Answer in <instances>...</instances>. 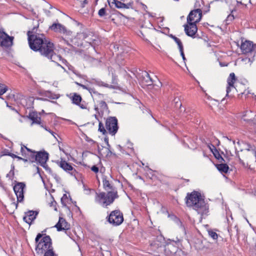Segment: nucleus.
I'll use <instances>...</instances> for the list:
<instances>
[{
    "instance_id": "8",
    "label": "nucleus",
    "mask_w": 256,
    "mask_h": 256,
    "mask_svg": "<svg viewBox=\"0 0 256 256\" xmlns=\"http://www.w3.org/2000/svg\"><path fill=\"white\" fill-rule=\"evenodd\" d=\"M240 49L244 54L255 53L256 52V44H254L252 42L246 40L244 42H242Z\"/></svg>"
},
{
    "instance_id": "21",
    "label": "nucleus",
    "mask_w": 256,
    "mask_h": 256,
    "mask_svg": "<svg viewBox=\"0 0 256 256\" xmlns=\"http://www.w3.org/2000/svg\"><path fill=\"white\" fill-rule=\"evenodd\" d=\"M28 117L32 120V124H40V118L38 116V113L36 112H30Z\"/></svg>"
},
{
    "instance_id": "27",
    "label": "nucleus",
    "mask_w": 256,
    "mask_h": 256,
    "mask_svg": "<svg viewBox=\"0 0 256 256\" xmlns=\"http://www.w3.org/2000/svg\"><path fill=\"white\" fill-rule=\"evenodd\" d=\"M8 90V88L4 84H0V96L5 93Z\"/></svg>"
},
{
    "instance_id": "14",
    "label": "nucleus",
    "mask_w": 256,
    "mask_h": 256,
    "mask_svg": "<svg viewBox=\"0 0 256 256\" xmlns=\"http://www.w3.org/2000/svg\"><path fill=\"white\" fill-rule=\"evenodd\" d=\"M13 37L8 36L2 30H0V45L4 46H8L12 43Z\"/></svg>"
},
{
    "instance_id": "18",
    "label": "nucleus",
    "mask_w": 256,
    "mask_h": 256,
    "mask_svg": "<svg viewBox=\"0 0 256 256\" xmlns=\"http://www.w3.org/2000/svg\"><path fill=\"white\" fill-rule=\"evenodd\" d=\"M237 78H236L235 74L234 72H232L230 74L229 76L227 79L228 86L226 87V96H228V94L231 91L232 88H235L234 84L236 81Z\"/></svg>"
},
{
    "instance_id": "29",
    "label": "nucleus",
    "mask_w": 256,
    "mask_h": 256,
    "mask_svg": "<svg viewBox=\"0 0 256 256\" xmlns=\"http://www.w3.org/2000/svg\"><path fill=\"white\" fill-rule=\"evenodd\" d=\"M98 130L100 132H102L103 134H104L106 132V131L104 128V124L101 122H99Z\"/></svg>"
},
{
    "instance_id": "30",
    "label": "nucleus",
    "mask_w": 256,
    "mask_h": 256,
    "mask_svg": "<svg viewBox=\"0 0 256 256\" xmlns=\"http://www.w3.org/2000/svg\"><path fill=\"white\" fill-rule=\"evenodd\" d=\"M146 82L147 83V84L148 85H150L152 84V79L150 77V74L146 72Z\"/></svg>"
},
{
    "instance_id": "36",
    "label": "nucleus",
    "mask_w": 256,
    "mask_h": 256,
    "mask_svg": "<svg viewBox=\"0 0 256 256\" xmlns=\"http://www.w3.org/2000/svg\"><path fill=\"white\" fill-rule=\"evenodd\" d=\"M100 107L102 108L103 110H108V106L106 104V103L103 100H102L100 102Z\"/></svg>"
},
{
    "instance_id": "13",
    "label": "nucleus",
    "mask_w": 256,
    "mask_h": 256,
    "mask_svg": "<svg viewBox=\"0 0 256 256\" xmlns=\"http://www.w3.org/2000/svg\"><path fill=\"white\" fill-rule=\"evenodd\" d=\"M49 30L54 31L55 32L70 34V32L68 31L66 28L62 24L58 22H54L52 26H49Z\"/></svg>"
},
{
    "instance_id": "1",
    "label": "nucleus",
    "mask_w": 256,
    "mask_h": 256,
    "mask_svg": "<svg viewBox=\"0 0 256 256\" xmlns=\"http://www.w3.org/2000/svg\"><path fill=\"white\" fill-rule=\"evenodd\" d=\"M37 27L34 26L32 30L27 32L28 40L30 48L34 52H39L43 56L52 62H56L60 60L62 57L57 55L54 52V43L47 38L44 34L36 33Z\"/></svg>"
},
{
    "instance_id": "33",
    "label": "nucleus",
    "mask_w": 256,
    "mask_h": 256,
    "mask_svg": "<svg viewBox=\"0 0 256 256\" xmlns=\"http://www.w3.org/2000/svg\"><path fill=\"white\" fill-rule=\"evenodd\" d=\"M234 10H232L231 14H230L226 18V21L227 22L230 23V22H232L234 18V16L232 14Z\"/></svg>"
},
{
    "instance_id": "5",
    "label": "nucleus",
    "mask_w": 256,
    "mask_h": 256,
    "mask_svg": "<svg viewBox=\"0 0 256 256\" xmlns=\"http://www.w3.org/2000/svg\"><path fill=\"white\" fill-rule=\"evenodd\" d=\"M107 221L114 226L120 225L124 221L123 214L120 210L112 211L106 217Z\"/></svg>"
},
{
    "instance_id": "55",
    "label": "nucleus",
    "mask_w": 256,
    "mask_h": 256,
    "mask_svg": "<svg viewBox=\"0 0 256 256\" xmlns=\"http://www.w3.org/2000/svg\"><path fill=\"white\" fill-rule=\"evenodd\" d=\"M212 146H214V145H213V144H210V145H208V148H210V151H211V152H212Z\"/></svg>"
},
{
    "instance_id": "22",
    "label": "nucleus",
    "mask_w": 256,
    "mask_h": 256,
    "mask_svg": "<svg viewBox=\"0 0 256 256\" xmlns=\"http://www.w3.org/2000/svg\"><path fill=\"white\" fill-rule=\"evenodd\" d=\"M92 83L98 85L100 86H104L106 88H114V86L111 84H108L104 82H102L100 80L93 78L92 80Z\"/></svg>"
},
{
    "instance_id": "9",
    "label": "nucleus",
    "mask_w": 256,
    "mask_h": 256,
    "mask_svg": "<svg viewBox=\"0 0 256 256\" xmlns=\"http://www.w3.org/2000/svg\"><path fill=\"white\" fill-rule=\"evenodd\" d=\"M202 18V11L200 8L192 10L187 17V22L198 23Z\"/></svg>"
},
{
    "instance_id": "26",
    "label": "nucleus",
    "mask_w": 256,
    "mask_h": 256,
    "mask_svg": "<svg viewBox=\"0 0 256 256\" xmlns=\"http://www.w3.org/2000/svg\"><path fill=\"white\" fill-rule=\"evenodd\" d=\"M60 201L63 206H66V204L68 202V196L66 194H64L61 198Z\"/></svg>"
},
{
    "instance_id": "25",
    "label": "nucleus",
    "mask_w": 256,
    "mask_h": 256,
    "mask_svg": "<svg viewBox=\"0 0 256 256\" xmlns=\"http://www.w3.org/2000/svg\"><path fill=\"white\" fill-rule=\"evenodd\" d=\"M169 36L172 38L174 41L177 44L178 48H180L181 47L183 46V44H182V42H181L180 40L176 37L175 36H174L172 34H170Z\"/></svg>"
},
{
    "instance_id": "23",
    "label": "nucleus",
    "mask_w": 256,
    "mask_h": 256,
    "mask_svg": "<svg viewBox=\"0 0 256 256\" xmlns=\"http://www.w3.org/2000/svg\"><path fill=\"white\" fill-rule=\"evenodd\" d=\"M212 152L214 154V156L220 162H226V161L221 156L218 150L216 149L214 146H212Z\"/></svg>"
},
{
    "instance_id": "44",
    "label": "nucleus",
    "mask_w": 256,
    "mask_h": 256,
    "mask_svg": "<svg viewBox=\"0 0 256 256\" xmlns=\"http://www.w3.org/2000/svg\"><path fill=\"white\" fill-rule=\"evenodd\" d=\"M76 84L78 86H80V87H82L83 89H85V90H88V88H90L88 87L87 86H86V85H84V84H81L80 83H78V82H76Z\"/></svg>"
},
{
    "instance_id": "62",
    "label": "nucleus",
    "mask_w": 256,
    "mask_h": 256,
    "mask_svg": "<svg viewBox=\"0 0 256 256\" xmlns=\"http://www.w3.org/2000/svg\"><path fill=\"white\" fill-rule=\"evenodd\" d=\"M0 136L2 138H4V137L3 136L0 134Z\"/></svg>"
},
{
    "instance_id": "15",
    "label": "nucleus",
    "mask_w": 256,
    "mask_h": 256,
    "mask_svg": "<svg viewBox=\"0 0 256 256\" xmlns=\"http://www.w3.org/2000/svg\"><path fill=\"white\" fill-rule=\"evenodd\" d=\"M254 116V113L251 110H246L243 112L242 118L250 124H256V120L253 119Z\"/></svg>"
},
{
    "instance_id": "51",
    "label": "nucleus",
    "mask_w": 256,
    "mask_h": 256,
    "mask_svg": "<svg viewBox=\"0 0 256 256\" xmlns=\"http://www.w3.org/2000/svg\"><path fill=\"white\" fill-rule=\"evenodd\" d=\"M88 4V0H84L82 4V7L84 8L86 4Z\"/></svg>"
},
{
    "instance_id": "45",
    "label": "nucleus",
    "mask_w": 256,
    "mask_h": 256,
    "mask_svg": "<svg viewBox=\"0 0 256 256\" xmlns=\"http://www.w3.org/2000/svg\"><path fill=\"white\" fill-rule=\"evenodd\" d=\"M91 170L94 172L97 173L99 170V168L97 166L94 165L91 168Z\"/></svg>"
},
{
    "instance_id": "63",
    "label": "nucleus",
    "mask_w": 256,
    "mask_h": 256,
    "mask_svg": "<svg viewBox=\"0 0 256 256\" xmlns=\"http://www.w3.org/2000/svg\"><path fill=\"white\" fill-rule=\"evenodd\" d=\"M237 144H238V145H240V141H238V142H237Z\"/></svg>"
},
{
    "instance_id": "4",
    "label": "nucleus",
    "mask_w": 256,
    "mask_h": 256,
    "mask_svg": "<svg viewBox=\"0 0 256 256\" xmlns=\"http://www.w3.org/2000/svg\"><path fill=\"white\" fill-rule=\"evenodd\" d=\"M36 252L37 256H42L44 254L50 250L54 251L50 237L46 234L38 233L35 238Z\"/></svg>"
},
{
    "instance_id": "53",
    "label": "nucleus",
    "mask_w": 256,
    "mask_h": 256,
    "mask_svg": "<svg viewBox=\"0 0 256 256\" xmlns=\"http://www.w3.org/2000/svg\"><path fill=\"white\" fill-rule=\"evenodd\" d=\"M28 160H28V158H24H24H22V160H23V161H24V162H28Z\"/></svg>"
},
{
    "instance_id": "46",
    "label": "nucleus",
    "mask_w": 256,
    "mask_h": 256,
    "mask_svg": "<svg viewBox=\"0 0 256 256\" xmlns=\"http://www.w3.org/2000/svg\"><path fill=\"white\" fill-rule=\"evenodd\" d=\"M4 155H6V156H11L12 158H16V154H12V153H11V152H8V154H4Z\"/></svg>"
},
{
    "instance_id": "64",
    "label": "nucleus",
    "mask_w": 256,
    "mask_h": 256,
    "mask_svg": "<svg viewBox=\"0 0 256 256\" xmlns=\"http://www.w3.org/2000/svg\"><path fill=\"white\" fill-rule=\"evenodd\" d=\"M118 16H124L122 14H118Z\"/></svg>"
},
{
    "instance_id": "11",
    "label": "nucleus",
    "mask_w": 256,
    "mask_h": 256,
    "mask_svg": "<svg viewBox=\"0 0 256 256\" xmlns=\"http://www.w3.org/2000/svg\"><path fill=\"white\" fill-rule=\"evenodd\" d=\"M187 23V24L184 26L186 34L193 38H195V35L198 31L196 24L191 22Z\"/></svg>"
},
{
    "instance_id": "41",
    "label": "nucleus",
    "mask_w": 256,
    "mask_h": 256,
    "mask_svg": "<svg viewBox=\"0 0 256 256\" xmlns=\"http://www.w3.org/2000/svg\"><path fill=\"white\" fill-rule=\"evenodd\" d=\"M52 198V201L50 203V206H54V210L56 211L57 210V208H56V202L54 200V198L53 197Z\"/></svg>"
},
{
    "instance_id": "7",
    "label": "nucleus",
    "mask_w": 256,
    "mask_h": 256,
    "mask_svg": "<svg viewBox=\"0 0 256 256\" xmlns=\"http://www.w3.org/2000/svg\"><path fill=\"white\" fill-rule=\"evenodd\" d=\"M106 128L109 133L114 135L118 130V120L116 117H110L106 122Z\"/></svg>"
},
{
    "instance_id": "57",
    "label": "nucleus",
    "mask_w": 256,
    "mask_h": 256,
    "mask_svg": "<svg viewBox=\"0 0 256 256\" xmlns=\"http://www.w3.org/2000/svg\"><path fill=\"white\" fill-rule=\"evenodd\" d=\"M36 170H37V172L40 174V168H38V167H37L36 168Z\"/></svg>"
},
{
    "instance_id": "56",
    "label": "nucleus",
    "mask_w": 256,
    "mask_h": 256,
    "mask_svg": "<svg viewBox=\"0 0 256 256\" xmlns=\"http://www.w3.org/2000/svg\"><path fill=\"white\" fill-rule=\"evenodd\" d=\"M18 160H22V158L20 157V156H16V158Z\"/></svg>"
},
{
    "instance_id": "10",
    "label": "nucleus",
    "mask_w": 256,
    "mask_h": 256,
    "mask_svg": "<svg viewBox=\"0 0 256 256\" xmlns=\"http://www.w3.org/2000/svg\"><path fill=\"white\" fill-rule=\"evenodd\" d=\"M108 2L110 7L112 6V4H114L115 6L118 8H134V2L132 0L127 4H124L118 0H108Z\"/></svg>"
},
{
    "instance_id": "31",
    "label": "nucleus",
    "mask_w": 256,
    "mask_h": 256,
    "mask_svg": "<svg viewBox=\"0 0 256 256\" xmlns=\"http://www.w3.org/2000/svg\"><path fill=\"white\" fill-rule=\"evenodd\" d=\"M98 16L100 17H103L104 16H106L107 14H106V8H100L98 10Z\"/></svg>"
},
{
    "instance_id": "43",
    "label": "nucleus",
    "mask_w": 256,
    "mask_h": 256,
    "mask_svg": "<svg viewBox=\"0 0 256 256\" xmlns=\"http://www.w3.org/2000/svg\"><path fill=\"white\" fill-rule=\"evenodd\" d=\"M112 84H118L116 81V76L113 74H112Z\"/></svg>"
},
{
    "instance_id": "60",
    "label": "nucleus",
    "mask_w": 256,
    "mask_h": 256,
    "mask_svg": "<svg viewBox=\"0 0 256 256\" xmlns=\"http://www.w3.org/2000/svg\"><path fill=\"white\" fill-rule=\"evenodd\" d=\"M94 110L96 111H98V107H95Z\"/></svg>"
},
{
    "instance_id": "24",
    "label": "nucleus",
    "mask_w": 256,
    "mask_h": 256,
    "mask_svg": "<svg viewBox=\"0 0 256 256\" xmlns=\"http://www.w3.org/2000/svg\"><path fill=\"white\" fill-rule=\"evenodd\" d=\"M216 166L220 172L225 174H226L229 170V167L228 164L222 162V164H216Z\"/></svg>"
},
{
    "instance_id": "40",
    "label": "nucleus",
    "mask_w": 256,
    "mask_h": 256,
    "mask_svg": "<svg viewBox=\"0 0 256 256\" xmlns=\"http://www.w3.org/2000/svg\"><path fill=\"white\" fill-rule=\"evenodd\" d=\"M179 50H180V56H182L183 60L184 61H185L186 60V58L184 56V47L183 46L181 47L180 48H179Z\"/></svg>"
},
{
    "instance_id": "20",
    "label": "nucleus",
    "mask_w": 256,
    "mask_h": 256,
    "mask_svg": "<svg viewBox=\"0 0 256 256\" xmlns=\"http://www.w3.org/2000/svg\"><path fill=\"white\" fill-rule=\"evenodd\" d=\"M55 227L57 228L58 231H62L63 230H67L70 228V225L63 218L60 217L59 220Z\"/></svg>"
},
{
    "instance_id": "39",
    "label": "nucleus",
    "mask_w": 256,
    "mask_h": 256,
    "mask_svg": "<svg viewBox=\"0 0 256 256\" xmlns=\"http://www.w3.org/2000/svg\"><path fill=\"white\" fill-rule=\"evenodd\" d=\"M14 176V171L13 170H10L8 174H6V177L8 178L9 179L12 180L13 178V177Z\"/></svg>"
},
{
    "instance_id": "38",
    "label": "nucleus",
    "mask_w": 256,
    "mask_h": 256,
    "mask_svg": "<svg viewBox=\"0 0 256 256\" xmlns=\"http://www.w3.org/2000/svg\"><path fill=\"white\" fill-rule=\"evenodd\" d=\"M88 91L92 94H94L96 95H100V96L102 95V94H100L98 93V92H96L94 88H88Z\"/></svg>"
},
{
    "instance_id": "17",
    "label": "nucleus",
    "mask_w": 256,
    "mask_h": 256,
    "mask_svg": "<svg viewBox=\"0 0 256 256\" xmlns=\"http://www.w3.org/2000/svg\"><path fill=\"white\" fill-rule=\"evenodd\" d=\"M48 160V154L45 152H39L35 156V160L40 164L46 163Z\"/></svg>"
},
{
    "instance_id": "37",
    "label": "nucleus",
    "mask_w": 256,
    "mask_h": 256,
    "mask_svg": "<svg viewBox=\"0 0 256 256\" xmlns=\"http://www.w3.org/2000/svg\"><path fill=\"white\" fill-rule=\"evenodd\" d=\"M42 256H57V255L54 253V251L50 252L48 250L46 253L44 254Z\"/></svg>"
},
{
    "instance_id": "48",
    "label": "nucleus",
    "mask_w": 256,
    "mask_h": 256,
    "mask_svg": "<svg viewBox=\"0 0 256 256\" xmlns=\"http://www.w3.org/2000/svg\"><path fill=\"white\" fill-rule=\"evenodd\" d=\"M24 148H25V150H26L28 154H30V153L32 154L34 152V151H32V150L28 148L26 146H24Z\"/></svg>"
},
{
    "instance_id": "12",
    "label": "nucleus",
    "mask_w": 256,
    "mask_h": 256,
    "mask_svg": "<svg viewBox=\"0 0 256 256\" xmlns=\"http://www.w3.org/2000/svg\"><path fill=\"white\" fill-rule=\"evenodd\" d=\"M56 163L58 166H60L64 171L68 172L72 176H76V170L66 160L61 159L60 161L58 160Z\"/></svg>"
},
{
    "instance_id": "34",
    "label": "nucleus",
    "mask_w": 256,
    "mask_h": 256,
    "mask_svg": "<svg viewBox=\"0 0 256 256\" xmlns=\"http://www.w3.org/2000/svg\"><path fill=\"white\" fill-rule=\"evenodd\" d=\"M46 170L49 174H52V171L51 168L46 164V163H44V164H40Z\"/></svg>"
},
{
    "instance_id": "28",
    "label": "nucleus",
    "mask_w": 256,
    "mask_h": 256,
    "mask_svg": "<svg viewBox=\"0 0 256 256\" xmlns=\"http://www.w3.org/2000/svg\"><path fill=\"white\" fill-rule=\"evenodd\" d=\"M20 152L22 156H23L24 158H28L29 154L27 152L24 148V145H22L21 146Z\"/></svg>"
},
{
    "instance_id": "2",
    "label": "nucleus",
    "mask_w": 256,
    "mask_h": 256,
    "mask_svg": "<svg viewBox=\"0 0 256 256\" xmlns=\"http://www.w3.org/2000/svg\"><path fill=\"white\" fill-rule=\"evenodd\" d=\"M102 180L103 188L108 192H96L94 200L103 208H107L118 198V195L116 188L107 180L106 176H103Z\"/></svg>"
},
{
    "instance_id": "42",
    "label": "nucleus",
    "mask_w": 256,
    "mask_h": 256,
    "mask_svg": "<svg viewBox=\"0 0 256 256\" xmlns=\"http://www.w3.org/2000/svg\"><path fill=\"white\" fill-rule=\"evenodd\" d=\"M41 126L43 128H44L46 131L50 133L54 137H55L54 135V132L52 131L50 128H48L47 127L44 126V125L42 124Z\"/></svg>"
},
{
    "instance_id": "6",
    "label": "nucleus",
    "mask_w": 256,
    "mask_h": 256,
    "mask_svg": "<svg viewBox=\"0 0 256 256\" xmlns=\"http://www.w3.org/2000/svg\"><path fill=\"white\" fill-rule=\"evenodd\" d=\"M26 184L23 182H16L14 186V190L17 197V202H22L24 200V192Z\"/></svg>"
},
{
    "instance_id": "50",
    "label": "nucleus",
    "mask_w": 256,
    "mask_h": 256,
    "mask_svg": "<svg viewBox=\"0 0 256 256\" xmlns=\"http://www.w3.org/2000/svg\"><path fill=\"white\" fill-rule=\"evenodd\" d=\"M6 106H7L8 108H9L11 110H13V111H14L15 112H17V113H18V110H17L16 108H13V107H12V106H9V105L8 104H7Z\"/></svg>"
},
{
    "instance_id": "49",
    "label": "nucleus",
    "mask_w": 256,
    "mask_h": 256,
    "mask_svg": "<svg viewBox=\"0 0 256 256\" xmlns=\"http://www.w3.org/2000/svg\"><path fill=\"white\" fill-rule=\"evenodd\" d=\"M62 40L64 41V44H66L68 46H70L71 47H72V46L70 44V42H69L68 40H67L64 38H62Z\"/></svg>"
},
{
    "instance_id": "59",
    "label": "nucleus",
    "mask_w": 256,
    "mask_h": 256,
    "mask_svg": "<svg viewBox=\"0 0 256 256\" xmlns=\"http://www.w3.org/2000/svg\"><path fill=\"white\" fill-rule=\"evenodd\" d=\"M94 116L96 120H98V116L96 114H94Z\"/></svg>"
},
{
    "instance_id": "47",
    "label": "nucleus",
    "mask_w": 256,
    "mask_h": 256,
    "mask_svg": "<svg viewBox=\"0 0 256 256\" xmlns=\"http://www.w3.org/2000/svg\"><path fill=\"white\" fill-rule=\"evenodd\" d=\"M104 141L106 142V145L108 147V148H110V146L108 143V138H104Z\"/></svg>"
},
{
    "instance_id": "61",
    "label": "nucleus",
    "mask_w": 256,
    "mask_h": 256,
    "mask_svg": "<svg viewBox=\"0 0 256 256\" xmlns=\"http://www.w3.org/2000/svg\"><path fill=\"white\" fill-rule=\"evenodd\" d=\"M177 99L176 98H174V100L176 102V103H178V102L176 100Z\"/></svg>"
},
{
    "instance_id": "32",
    "label": "nucleus",
    "mask_w": 256,
    "mask_h": 256,
    "mask_svg": "<svg viewBox=\"0 0 256 256\" xmlns=\"http://www.w3.org/2000/svg\"><path fill=\"white\" fill-rule=\"evenodd\" d=\"M36 155V152H34L32 154H29V155L28 157V158L29 160L30 161L32 162H35V156Z\"/></svg>"
},
{
    "instance_id": "52",
    "label": "nucleus",
    "mask_w": 256,
    "mask_h": 256,
    "mask_svg": "<svg viewBox=\"0 0 256 256\" xmlns=\"http://www.w3.org/2000/svg\"><path fill=\"white\" fill-rule=\"evenodd\" d=\"M111 20L114 24H118V22L116 21L114 18H112Z\"/></svg>"
},
{
    "instance_id": "35",
    "label": "nucleus",
    "mask_w": 256,
    "mask_h": 256,
    "mask_svg": "<svg viewBox=\"0 0 256 256\" xmlns=\"http://www.w3.org/2000/svg\"><path fill=\"white\" fill-rule=\"evenodd\" d=\"M208 234L214 240H216L218 238V234L216 232L212 230L208 231Z\"/></svg>"
},
{
    "instance_id": "16",
    "label": "nucleus",
    "mask_w": 256,
    "mask_h": 256,
    "mask_svg": "<svg viewBox=\"0 0 256 256\" xmlns=\"http://www.w3.org/2000/svg\"><path fill=\"white\" fill-rule=\"evenodd\" d=\"M38 214V212L37 211L28 210L24 212L23 220L26 222L30 225L32 222L36 218Z\"/></svg>"
},
{
    "instance_id": "54",
    "label": "nucleus",
    "mask_w": 256,
    "mask_h": 256,
    "mask_svg": "<svg viewBox=\"0 0 256 256\" xmlns=\"http://www.w3.org/2000/svg\"><path fill=\"white\" fill-rule=\"evenodd\" d=\"M12 204H13L14 206H16V208L18 206V203H16L15 202H12Z\"/></svg>"
},
{
    "instance_id": "58",
    "label": "nucleus",
    "mask_w": 256,
    "mask_h": 256,
    "mask_svg": "<svg viewBox=\"0 0 256 256\" xmlns=\"http://www.w3.org/2000/svg\"><path fill=\"white\" fill-rule=\"evenodd\" d=\"M14 165H12L11 166V170H13L14 171Z\"/></svg>"
},
{
    "instance_id": "19",
    "label": "nucleus",
    "mask_w": 256,
    "mask_h": 256,
    "mask_svg": "<svg viewBox=\"0 0 256 256\" xmlns=\"http://www.w3.org/2000/svg\"><path fill=\"white\" fill-rule=\"evenodd\" d=\"M71 100L72 102L77 106H78L82 109L86 108V104L84 102H82V98L81 96L76 93H74L72 96Z\"/></svg>"
},
{
    "instance_id": "3",
    "label": "nucleus",
    "mask_w": 256,
    "mask_h": 256,
    "mask_svg": "<svg viewBox=\"0 0 256 256\" xmlns=\"http://www.w3.org/2000/svg\"><path fill=\"white\" fill-rule=\"evenodd\" d=\"M186 203L188 207H192L196 210L198 214H200V220L208 212V206L202 198L200 192L193 191L188 193L186 197Z\"/></svg>"
}]
</instances>
